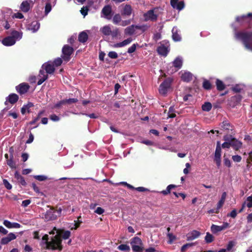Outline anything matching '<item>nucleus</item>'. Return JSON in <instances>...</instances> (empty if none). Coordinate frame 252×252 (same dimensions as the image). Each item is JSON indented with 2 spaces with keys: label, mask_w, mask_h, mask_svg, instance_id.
Instances as JSON below:
<instances>
[{
  "label": "nucleus",
  "mask_w": 252,
  "mask_h": 252,
  "mask_svg": "<svg viewBox=\"0 0 252 252\" xmlns=\"http://www.w3.org/2000/svg\"><path fill=\"white\" fill-rule=\"evenodd\" d=\"M131 20H123L121 21V23H120V25L122 26L123 27H125L127 25H128L131 23Z\"/></svg>",
  "instance_id": "nucleus-57"
},
{
  "label": "nucleus",
  "mask_w": 252,
  "mask_h": 252,
  "mask_svg": "<svg viewBox=\"0 0 252 252\" xmlns=\"http://www.w3.org/2000/svg\"><path fill=\"white\" fill-rule=\"evenodd\" d=\"M161 38V35L160 32H156L154 34L153 39L155 41H157Z\"/></svg>",
  "instance_id": "nucleus-58"
},
{
  "label": "nucleus",
  "mask_w": 252,
  "mask_h": 252,
  "mask_svg": "<svg viewBox=\"0 0 252 252\" xmlns=\"http://www.w3.org/2000/svg\"><path fill=\"white\" fill-rule=\"evenodd\" d=\"M233 29L235 38L241 41L247 50L252 51V32H237L235 27H234Z\"/></svg>",
  "instance_id": "nucleus-2"
},
{
  "label": "nucleus",
  "mask_w": 252,
  "mask_h": 252,
  "mask_svg": "<svg viewBox=\"0 0 252 252\" xmlns=\"http://www.w3.org/2000/svg\"><path fill=\"white\" fill-rule=\"evenodd\" d=\"M23 36V32L21 31L12 30L10 35L3 38L1 43L5 46L14 45L16 41L21 40Z\"/></svg>",
  "instance_id": "nucleus-3"
},
{
  "label": "nucleus",
  "mask_w": 252,
  "mask_h": 252,
  "mask_svg": "<svg viewBox=\"0 0 252 252\" xmlns=\"http://www.w3.org/2000/svg\"><path fill=\"white\" fill-rule=\"evenodd\" d=\"M29 88L30 86L28 84L23 83L16 86V90L18 93L22 94L27 93Z\"/></svg>",
  "instance_id": "nucleus-14"
},
{
  "label": "nucleus",
  "mask_w": 252,
  "mask_h": 252,
  "mask_svg": "<svg viewBox=\"0 0 252 252\" xmlns=\"http://www.w3.org/2000/svg\"><path fill=\"white\" fill-rule=\"evenodd\" d=\"M3 184L7 189H12V185L8 182V181L7 180L3 179Z\"/></svg>",
  "instance_id": "nucleus-53"
},
{
  "label": "nucleus",
  "mask_w": 252,
  "mask_h": 252,
  "mask_svg": "<svg viewBox=\"0 0 252 252\" xmlns=\"http://www.w3.org/2000/svg\"><path fill=\"white\" fill-rule=\"evenodd\" d=\"M216 85L217 89L219 91H222L225 89V85L219 79L216 81Z\"/></svg>",
  "instance_id": "nucleus-41"
},
{
  "label": "nucleus",
  "mask_w": 252,
  "mask_h": 252,
  "mask_svg": "<svg viewBox=\"0 0 252 252\" xmlns=\"http://www.w3.org/2000/svg\"><path fill=\"white\" fill-rule=\"evenodd\" d=\"M205 240L207 243H210L214 241V237L210 233L207 232Z\"/></svg>",
  "instance_id": "nucleus-44"
},
{
  "label": "nucleus",
  "mask_w": 252,
  "mask_h": 252,
  "mask_svg": "<svg viewBox=\"0 0 252 252\" xmlns=\"http://www.w3.org/2000/svg\"><path fill=\"white\" fill-rule=\"evenodd\" d=\"M232 158L233 160L236 162H239L241 161V160L242 159L241 157L239 155L233 156L232 157Z\"/></svg>",
  "instance_id": "nucleus-59"
},
{
  "label": "nucleus",
  "mask_w": 252,
  "mask_h": 252,
  "mask_svg": "<svg viewBox=\"0 0 252 252\" xmlns=\"http://www.w3.org/2000/svg\"><path fill=\"white\" fill-rule=\"evenodd\" d=\"M73 51V49L71 47L68 45H64L62 49V57L63 60L66 62L68 61L70 59V56L72 53Z\"/></svg>",
  "instance_id": "nucleus-9"
},
{
  "label": "nucleus",
  "mask_w": 252,
  "mask_h": 252,
  "mask_svg": "<svg viewBox=\"0 0 252 252\" xmlns=\"http://www.w3.org/2000/svg\"><path fill=\"white\" fill-rule=\"evenodd\" d=\"M62 62L63 61L62 59L60 58H58L54 60V64L56 66H60L62 63Z\"/></svg>",
  "instance_id": "nucleus-60"
},
{
  "label": "nucleus",
  "mask_w": 252,
  "mask_h": 252,
  "mask_svg": "<svg viewBox=\"0 0 252 252\" xmlns=\"http://www.w3.org/2000/svg\"><path fill=\"white\" fill-rule=\"evenodd\" d=\"M19 99V96L16 94H10L6 98V101L4 102L5 105H7L8 102L13 104L15 103Z\"/></svg>",
  "instance_id": "nucleus-16"
},
{
  "label": "nucleus",
  "mask_w": 252,
  "mask_h": 252,
  "mask_svg": "<svg viewBox=\"0 0 252 252\" xmlns=\"http://www.w3.org/2000/svg\"><path fill=\"white\" fill-rule=\"evenodd\" d=\"M42 70H45L47 74H53L55 71V68L54 65L52 64L49 62L44 63L42 66Z\"/></svg>",
  "instance_id": "nucleus-15"
},
{
  "label": "nucleus",
  "mask_w": 252,
  "mask_h": 252,
  "mask_svg": "<svg viewBox=\"0 0 252 252\" xmlns=\"http://www.w3.org/2000/svg\"><path fill=\"white\" fill-rule=\"evenodd\" d=\"M33 2L32 0L23 1L20 5V8L23 12H28L33 5Z\"/></svg>",
  "instance_id": "nucleus-12"
},
{
  "label": "nucleus",
  "mask_w": 252,
  "mask_h": 252,
  "mask_svg": "<svg viewBox=\"0 0 252 252\" xmlns=\"http://www.w3.org/2000/svg\"><path fill=\"white\" fill-rule=\"evenodd\" d=\"M247 203H245V205H246L248 208H251L252 207V196H250L247 197Z\"/></svg>",
  "instance_id": "nucleus-52"
},
{
  "label": "nucleus",
  "mask_w": 252,
  "mask_h": 252,
  "mask_svg": "<svg viewBox=\"0 0 252 252\" xmlns=\"http://www.w3.org/2000/svg\"><path fill=\"white\" fill-rule=\"evenodd\" d=\"M211 230L213 233H216L223 230L221 226L216 225L215 224L212 225Z\"/></svg>",
  "instance_id": "nucleus-40"
},
{
  "label": "nucleus",
  "mask_w": 252,
  "mask_h": 252,
  "mask_svg": "<svg viewBox=\"0 0 252 252\" xmlns=\"http://www.w3.org/2000/svg\"><path fill=\"white\" fill-rule=\"evenodd\" d=\"M181 77L183 81L185 82H189L192 78V74L189 71H181Z\"/></svg>",
  "instance_id": "nucleus-19"
},
{
  "label": "nucleus",
  "mask_w": 252,
  "mask_h": 252,
  "mask_svg": "<svg viewBox=\"0 0 252 252\" xmlns=\"http://www.w3.org/2000/svg\"><path fill=\"white\" fill-rule=\"evenodd\" d=\"M70 232L69 230H66L63 233L62 237L63 239H67L70 236Z\"/></svg>",
  "instance_id": "nucleus-54"
},
{
  "label": "nucleus",
  "mask_w": 252,
  "mask_h": 252,
  "mask_svg": "<svg viewBox=\"0 0 252 252\" xmlns=\"http://www.w3.org/2000/svg\"><path fill=\"white\" fill-rule=\"evenodd\" d=\"M47 74L43 70L41 69L38 76V80L37 82V85H41L47 79Z\"/></svg>",
  "instance_id": "nucleus-20"
},
{
  "label": "nucleus",
  "mask_w": 252,
  "mask_h": 252,
  "mask_svg": "<svg viewBox=\"0 0 252 252\" xmlns=\"http://www.w3.org/2000/svg\"><path fill=\"white\" fill-rule=\"evenodd\" d=\"M33 178L39 181H44L48 179L47 176L43 175H34L33 176Z\"/></svg>",
  "instance_id": "nucleus-45"
},
{
  "label": "nucleus",
  "mask_w": 252,
  "mask_h": 252,
  "mask_svg": "<svg viewBox=\"0 0 252 252\" xmlns=\"http://www.w3.org/2000/svg\"><path fill=\"white\" fill-rule=\"evenodd\" d=\"M224 164L228 167H230L231 165V161L228 158L225 157H224Z\"/></svg>",
  "instance_id": "nucleus-63"
},
{
  "label": "nucleus",
  "mask_w": 252,
  "mask_h": 252,
  "mask_svg": "<svg viewBox=\"0 0 252 252\" xmlns=\"http://www.w3.org/2000/svg\"><path fill=\"white\" fill-rule=\"evenodd\" d=\"M200 235V233L197 230H193L187 234V240L188 241L193 240Z\"/></svg>",
  "instance_id": "nucleus-21"
},
{
  "label": "nucleus",
  "mask_w": 252,
  "mask_h": 252,
  "mask_svg": "<svg viewBox=\"0 0 252 252\" xmlns=\"http://www.w3.org/2000/svg\"><path fill=\"white\" fill-rule=\"evenodd\" d=\"M203 87L206 90H209L211 88V85L209 81L205 80L203 83Z\"/></svg>",
  "instance_id": "nucleus-51"
},
{
  "label": "nucleus",
  "mask_w": 252,
  "mask_h": 252,
  "mask_svg": "<svg viewBox=\"0 0 252 252\" xmlns=\"http://www.w3.org/2000/svg\"><path fill=\"white\" fill-rule=\"evenodd\" d=\"M230 143L231 146H232L235 150H238L239 148L241 147L242 145V143L240 141L234 138H233L231 140Z\"/></svg>",
  "instance_id": "nucleus-29"
},
{
  "label": "nucleus",
  "mask_w": 252,
  "mask_h": 252,
  "mask_svg": "<svg viewBox=\"0 0 252 252\" xmlns=\"http://www.w3.org/2000/svg\"><path fill=\"white\" fill-rule=\"evenodd\" d=\"M175 110L173 106H170L169 109L168 117L173 118L176 117V115L174 113Z\"/></svg>",
  "instance_id": "nucleus-48"
},
{
  "label": "nucleus",
  "mask_w": 252,
  "mask_h": 252,
  "mask_svg": "<svg viewBox=\"0 0 252 252\" xmlns=\"http://www.w3.org/2000/svg\"><path fill=\"white\" fill-rule=\"evenodd\" d=\"M55 231L58 234L52 237L50 241H48V235L45 234L42 237V242L45 244L48 249L52 250H58L61 251L62 250V240L59 235L60 232H59L58 230H57L56 227H54L53 230L50 232V234H54Z\"/></svg>",
  "instance_id": "nucleus-1"
},
{
  "label": "nucleus",
  "mask_w": 252,
  "mask_h": 252,
  "mask_svg": "<svg viewBox=\"0 0 252 252\" xmlns=\"http://www.w3.org/2000/svg\"><path fill=\"white\" fill-rule=\"evenodd\" d=\"M112 8L109 5H105L102 9L101 12V17L110 20L112 19Z\"/></svg>",
  "instance_id": "nucleus-8"
},
{
  "label": "nucleus",
  "mask_w": 252,
  "mask_h": 252,
  "mask_svg": "<svg viewBox=\"0 0 252 252\" xmlns=\"http://www.w3.org/2000/svg\"><path fill=\"white\" fill-rule=\"evenodd\" d=\"M100 32L105 35H110L111 34L112 31L109 25H106L100 29Z\"/></svg>",
  "instance_id": "nucleus-30"
},
{
  "label": "nucleus",
  "mask_w": 252,
  "mask_h": 252,
  "mask_svg": "<svg viewBox=\"0 0 252 252\" xmlns=\"http://www.w3.org/2000/svg\"><path fill=\"white\" fill-rule=\"evenodd\" d=\"M176 187V186L174 185H168L165 190H162L160 192L162 193V194L165 195L170 193L171 190L172 189H174Z\"/></svg>",
  "instance_id": "nucleus-36"
},
{
  "label": "nucleus",
  "mask_w": 252,
  "mask_h": 252,
  "mask_svg": "<svg viewBox=\"0 0 252 252\" xmlns=\"http://www.w3.org/2000/svg\"><path fill=\"white\" fill-rule=\"evenodd\" d=\"M220 126L222 128L225 129V130H230L231 129V125L230 124L228 121H223L221 125Z\"/></svg>",
  "instance_id": "nucleus-43"
},
{
  "label": "nucleus",
  "mask_w": 252,
  "mask_h": 252,
  "mask_svg": "<svg viewBox=\"0 0 252 252\" xmlns=\"http://www.w3.org/2000/svg\"><path fill=\"white\" fill-rule=\"evenodd\" d=\"M172 81V79L168 78L160 85L158 91L160 94L164 95L167 93L170 88Z\"/></svg>",
  "instance_id": "nucleus-6"
},
{
  "label": "nucleus",
  "mask_w": 252,
  "mask_h": 252,
  "mask_svg": "<svg viewBox=\"0 0 252 252\" xmlns=\"http://www.w3.org/2000/svg\"><path fill=\"white\" fill-rule=\"evenodd\" d=\"M50 119L53 122H58L60 120V118L55 114L51 115L50 116Z\"/></svg>",
  "instance_id": "nucleus-55"
},
{
  "label": "nucleus",
  "mask_w": 252,
  "mask_h": 252,
  "mask_svg": "<svg viewBox=\"0 0 252 252\" xmlns=\"http://www.w3.org/2000/svg\"><path fill=\"white\" fill-rule=\"evenodd\" d=\"M56 212V210L51 208L45 212L43 218L46 221L55 220L57 218Z\"/></svg>",
  "instance_id": "nucleus-10"
},
{
  "label": "nucleus",
  "mask_w": 252,
  "mask_h": 252,
  "mask_svg": "<svg viewBox=\"0 0 252 252\" xmlns=\"http://www.w3.org/2000/svg\"><path fill=\"white\" fill-rule=\"evenodd\" d=\"M3 224L8 228H19L21 226L17 222H11L8 220H4L3 222Z\"/></svg>",
  "instance_id": "nucleus-23"
},
{
  "label": "nucleus",
  "mask_w": 252,
  "mask_h": 252,
  "mask_svg": "<svg viewBox=\"0 0 252 252\" xmlns=\"http://www.w3.org/2000/svg\"><path fill=\"white\" fill-rule=\"evenodd\" d=\"M221 150L220 146V143L218 141L217 142V145L215 150L214 160L216 162L217 166L219 167L221 164Z\"/></svg>",
  "instance_id": "nucleus-7"
},
{
  "label": "nucleus",
  "mask_w": 252,
  "mask_h": 252,
  "mask_svg": "<svg viewBox=\"0 0 252 252\" xmlns=\"http://www.w3.org/2000/svg\"><path fill=\"white\" fill-rule=\"evenodd\" d=\"M108 56L111 59H115L118 58V54L115 51H110L108 53Z\"/></svg>",
  "instance_id": "nucleus-50"
},
{
  "label": "nucleus",
  "mask_w": 252,
  "mask_h": 252,
  "mask_svg": "<svg viewBox=\"0 0 252 252\" xmlns=\"http://www.w3.org/2000/svg\"><path fill=\"white\" fill-rule=\"evenodd\" d=\"M170 4L171 6L178 11H181L185 7V3L183 1H179V0H170Z\"/></svg>",
  "instance_id": "nucleus-13"
},
{
  "label": "nucleus",
  "mask_w": 252,
  "mask_h": 252,
  "mask_svg": "<svg viewBox=\"0 0 252 252\" xmlns=\"http://www.w3.org/2000/svg\"><path fill=\"white\" fill-rule=\"evenodd\" d=\"M138 46V44H133L131 46H130L129 48H128L127 50V53L129 54L135 52L136 50L137 46Z\"/></svg>",
  "instance_id": "nucleus-49"
},
{
  "label": "nucleus",
  "mask_w": 252,
  "mask_h": 252,
  "mask_svg": "<svg viewBox=\"0 0 252 252\" xmlns=\"http://www.w3.org/2000/svg\"><path fill=\"white\" fill-rule=\"evenodd\" d=\"M212 107V104L209 102H206L202 105V109L204 111L209 112Z\"/></svg>",
  "instance_id": "nucleus-37"
},
{
  "label": "nucleus",
  "mask_w": 252,
  "mask_h": 252,
  "mask_svg": "<svg viewBox=\"0 0 252 252\" xmlns=\"http://www.w3.org/2000/svg\"><path fill=\"white\" fill-rule=\"evenodd\" d=\"M12 22L10 18L2 20L0 22V26L2 27L5 30L10 29L11 26Z\"/></svg>",
  "instance_id": "nucleus-25"
},
{
  "label": "nucleus",
  "mask_w": 252,
  "mask_h": 252,
  "mask_svg": "<svg viewBox=\"0 0 252 252\" xmlns=\"http://www.w3.org/2000/svg\"><path fill=\"white\" fill-rule=\"evenodd\" d=\"M15 177H17L18 180H19V182L22 185L25 186L26 185V182L24 178L21 175H19L17 172L15 173Z\"/></svg>",
  "instance_id": "nucleus-46"
},
{
  "label": "nucleus",
  "mask_w": 252,
  "mask_h": 252,
  "mask_svg": "<svg viewBox=\"0 0 252 252\" xmlns=\"http://www.w3.org/2000/svg\"><path fill=\"white\" fill-rule=\"evenodd\" d=\"M16 238V236L13 233H9L7 236L2 238L1 239L0 243L2 245H6L8 244L9 242L12 240H13Z\"/></svg>",
  "instance_id": "nucleus-17"
},
{
  "label": "nucleus",
  "mask_w": 252,
  "mask_h": 252,
  "mask_svg": "<svg viewBox=\"0 0 252 252\" xmlns=\"http://www.w3.org/2000/svg\"><path fill=\"white\" fill-rule=\"evenodd\" d=\"M12 17L13 18L21 19L24 18V15L20 12H17L15 13Z\"/></svg>",
  "instance_id": "nucleus-64"
},
{
  "label": "nucleus",
  "mask_w": 252,
  "mask_h": 252,
  "mask_svg": "<svg viewBox=\"0 0 252 252\" xmlns=\"http://www.w3.org/2000/svg\"><path fill=\"white\" fill-rule=\"evenodd\" d=\"M122 20V18L121 15L119 14H115L112 19L113 23L115 25H118L121 23Z\"/></svg>",
  "instance_id": "nucleus-39"
},
{
  "label": "nucleus",
  "mask_w": 252,
  "mask_h": 252,
  "mask_svg": "<svg viewBox=\"0 0 252 252\" xmlns=\"http://www.w3.org/2000/svg\"><path fill=\"white\" fill-rule=\"evenodd\" d=\"M172 65L178 69L181 68L183 64V58L181 57H177L172 62Z\"/></svg>",
  "instance_id": "nucleus-24"
},
{
  "label": "nucleus",
  "mask_w": 252,
  "mask_h": 252,
  "mask_svg": "<svg viewBox=\"0 0 252 252\" xmlns=\"http://www.w3.org/2000/svg\"><path fill=\"white\" fill-rule=\"evenodd\" d=\"M131 6L129 4H126L123 7L121 11V14L125 16H129L132 13Z\"/></svg>",
  "instance_id": "nucleus-22"
},
{
  "label": "nucleus",
  "mask_w": 252,
  "mask_h": 252,
  "mask_svg": "<svg viewBox=\"0 0 252 252\" xmlns=\"http://www.w3.org/2000/svg\"><path fill=\"white\" fill-rule=\"evenodd\" d=\"M157 51L159 54L163 56H166L167 55L169 50L167 47L163 45H161L158 48Z\"/></svg>",
  "instance_id": "nucleus-26"
},
{
  "label": "nucleus",
  "mask_w": 252,
  "mask_h": 252,
  "mask_svg": "<svg viewBox=\"0 0 252 252\" xmlns=\"http://www.w3.org/2000/svg\"><path fill=\"white\" fill-rule=\"evenodd\" d=\"M9 152L11 153V154L10 156V158L7 160V164L11 168H15L16 167V166H15V164L13 160V155H12L13 150L11 149H10Z\"/></svg>",
  "instance_id": "nucleus-34"
},
{
  "label": "nucleus",
  "mask_w": 252,
  "mask_h": 252,
  "mask_svg": "<svg viewBox=\"0 0 252 252\" xmlns=\"http://www.w3.org/2000/svg\"><path fill=\"white\" fill-rule=\"evenodd\" d=\"M226 197V193L224 192L222 193L221 198L217 204V210H220L224 204Z\"/></svg>",
  "instance_id": "nucleus-32"
},
{
  "label": "nucleus",
  "mask_w": 252,
  "mask_h": 252,
  "mask_svg": "<svg viewBox=\"0 0 252 252\" xmlns=\"http://www.w3.org/2000/svg\"><path fill=\"white\" fill-rule=\"evenodd\" d=\"M135 29H138L141 30L142 32H145L148 30L149 28V26L147 25H135Z\"/></svg>",
  "instance_id": "nucleus-47"
},
{
  "label": "nucleus",
  "mask_w": 252,
  "mask_h": 252,
  "mask_svg": "<svg viewBox=\"0 0 252 252\" xmlns=\"http://www.w3.org/2000/svg\"><path fill=\"white\" fill-rule=\"evenodd\" d=\"M88 8L87 7H83L81 8L80 12L84 16H85L88 14Z\"/></svg>",
  "instance_id": "nucleus-61"
},
{
  "label": "nucleus",
  "mask_w": 252,
  "mask_h": 252,
  "mask_svg": "<svg viewBox=\"0 0 252 252\" xmlns=\"http://www.w3.org/2000/svg\"><path fill=\"white\" fill-rule=\"evenodd\" d=\"M46 3L45 6V15L47 16L49 13L52 10V6L51 2L48 1H46Z\"/></svg>",
  "instance_id": "nucleus-42"
},
{
  "label": "nucleus",
  "mask_w": 252,
  "mask_h": 252,
  "mask_svg": "<svg viewBox=\"0 0 252 252\" xmlns=\"http://www.w3.org/2000/svg\"><path fill=\"white\" fill-rule=\"evenodd\" d=\"M118 249L122 252H129L130 251V247L126 244H121L118 247Z\"/></svg>",
  "instance_id": "nucleus-38"
},
{
  "label": "nucleus",
  "mask_w": 252,
  "mask_h": 252,
  "mask_svg": "<svg viewBox=\"0 0 252 252\" xmlns=\"http://www.w3.org/2000/svg\"><path fill=\"white\" fill-rule=\"evenodd\" d=\"M172 38L175 41H179L181 40V36L178 33V30L176 27H173L172 30Z\"/></svg>",
  "instance_id": "nucleus-31"
},
{
  "label": "nucleus",
  "mask_w": 252,
  "mask_h": 252,
  "mask_svg": "<svg viewBox=\"0 0 252 252\" xmlns=\"http://www.w3.org/2000/svg\"><path fill=\"white\" fill-rule=\"evenodd\" d=\"M158 8H155L148 10L143 15L145 21L155 22L157 20L158 14H157Z\"/></svg>",
  "instance_id": "nucleus-5"
},
{
  "label": "nucleus",
  "mask_w": 252,
  "mask_h": 252,
  "mask_svg": "<svg viewBox=\"0 0 252 252\" xmlns=\"http://www.w3.org/2000/svg\"><path fill=\"white\" fill-rule=\"evenodd\" d=\"M33 104L32 102H29L26 105H24L21 108V113L23 115L25 114L26 112H30V108L33 107Z\"/></svg>",
  "instance_id": "nucleus-33"
},
{
  "label": "nucleus",
  "mask_w": 252,
  "mask_h": 252,
  "mask_svg": "<svg viewBox=\"0 0 252 252\" xmlns=\"http://www.w3.org/2000/svg\"><path fill=\"white\" fill-rule=\"evenodd\" d=\"M88 37V34L85 32H82L79 35L78 40L80 42L84 43L87 40Z\"/></svg>",
  "instance_id": "nucleus-35"
},
{
  "label": "nucleus",
  "mask_w": 252,
  "mask_h": 252,
  "mask_svg": "<svg viewBox=\"0 0 252 252\" xmlns=\"http://www.w3.org/2000/svg\"><path fill=\"white\" fill-rule=\"evenodd\" d=\"M167 236L169 238L168 243L171 244L172 242L176 239L175 236L172 233H168L167 234Z\"/></svg>",
  "instance_id": "nucleus-56"
},
{
  "label": "nucleus",
  "mask_w": 252,
  "mask_h": 252,
  "mask_svg": "<svg viewBox=\"0 0 252 252\" xmlns=\"http://www.w3.org/2000/svg\"><path fill=\"white\" fill-rule=\"evenodd\" d=\"M40 23L37 21H33L26 26V29L32 33L37 32L40 28Z\"/></svg>",
  "instance_id": "nucleus-11"
},
{
  "label": "nucleus",
  "mask_w": 252,
  "mask_h": 252,
  "mask_svg": "<svg viewBox=\"0 0 252 252\" xmlns=\"http://www.w3.org/2000/svg\"><path fill=\"white\" fill-rule=\"evenodd\" d=\"M8 116L12 117L13 119H16L18 117V115L15 112H13L12 111H10L8 113Z\"/></svg>",
  "instance_id": "nucleus-62"
},
{
  "label": "nucleus",
  "mask_w": 252,
  "mask_h": 252,
  "mask_svg": "<svg viewBox=\"0 0 252 252\" xmlns=\"http://www.w3.org/2000/svg\"><path fill=\"white\" fill-rule=\"evenodd\" d=\"M132 41L131 37H129L122 42L115 43L112 45L113 48H121L129 44Z\"/></svg>",
  "instance_id": "nucleus-18"
},
{
  "label": "nucleus",
  "mask_w": 252,
  "mask_h": 252,
  "mask_svg": "<svg viewBox=\"0 0 252 252\" xmlns=\"http://www.w3.org/2000/svg\"><path fill=\"white\" fill-rule=\"evenodd\" d=\"M131 248L134 252H141L143 250L142 247L143 243L141 239L138 237H135L133 238L130 242Z\"/></svg>",
  "instance_id": "nucleus-4"
},
{
  "label": "nucleus",
  "mask_w": 252,
  "mask_h": 252,
  "mask_svg": "<svg viewBox=\"0 0 252 252\" xmlns=\"http://www.w3.org/2000/svg\"><path fill=\"white\" fill-rule=\"evenodd\" d=\"M135 32V25H131L130 26L127 27L125 30V34L126 35H131L133 34Z\"/></svg>",
  "instance_id": "nucleus-28"
},
{
  "label": "nucleus",
  "mask_w": 252,
  "mask_h": 252,
  "mask_svg": "<svg viewBox=\"0 0 252 252\" xmlns=\"http://www.w3.org/2000/svg\"><path fill=\"white\" fill-rule=\"evenodd\" d=\"M248 18L252 19V13H249L247 15H243L241 16L237 17L236 20L238 22H241V21L248 22Z\"/></svg>",
  "instance_id": "nucleus-27"
}]
</instances>
